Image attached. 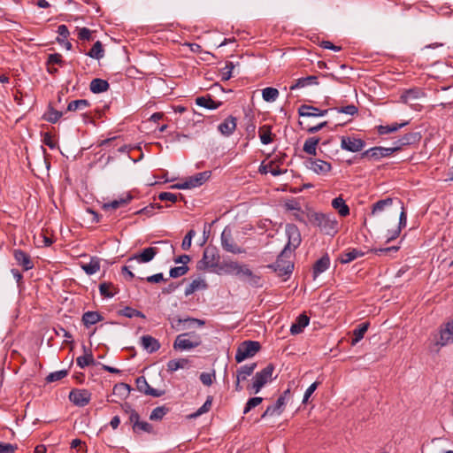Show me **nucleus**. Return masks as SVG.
Instances as JSON below:
<instances>
[{
  "label": "nucleus",
  "mask_w": 453,
  "mask_h": 453,
  "mask_svg": "<svg viewBox=\"0 0 453 453\" xmlns=\"http://www.w3.org/2000/svg\"><path fill=\"white\" fill-rule=\"evenodd\" d=\"M199 269H208L218 274H234L248 278L249 284L253 288H261V277L254 274L245 265H239L232 260H226L225 257H203L198 262Z\"/></svg>",
  "instance_id": "f257e3e1"
},
{
  "label": "nucleus",
  "mask_w": 453,
  "mask_h": 453,
  "mask_svg": "<svg viewBox=\"0 0 453 453\" xmlns=\"http://www.w3.org/2000/svg\"><path fill=\"white\" fill-rule=\"evenodd\" d=\"M245 233L238 228L226 226L221 234L222 249L228 253L240 254L244 252Z\"/></svg>",
  "instance_id": "f03ea898"
},
{
  "label": "nucleus",
  "mask_w": 453,
  "mask_h": 453,
  "mask_svg": "<svg viewBox=\"0 0 453 453\" xmlns=\"http://www.w3.org/2000/svg\"><path fill=\"white\" fill-rule=\"evenodd\" d=\"M309 223L319 229L326 235L334 236L338 233L339 223L332 213H322L314 211L308 215Z\"/></svg>",
  "instance_id": "7ed1b4c3"
},
{
  "label": "nucleus",
  "mask_w": 453,
  "mask_h": 453,
  "mask_svg": "<svg viewBox=\"0 0 453 453\" xmlns=\"http://www.w3.org/2000/svg\"><path fill=\"white\" fill-rule=\"evenodd\" d=\"M261 349L259 342L247 340L241 342L236 349L234 359L236 363L240 364L247 358L254 357Z\"/></svg>",
  "instance_id": "20e7f679"
},
{
  "label": "nucleus",
  "mask_w": 453,
  "mask_h": 453,
  "mask_svg": "<svg viewBox=\"0 0 453 453\" xmlns=\"http://www.w3.org/2000/svg\"><path fill=\"white\" fill-rule=\"evenodd\" d=\"M288 242L279 255L294 252L301 244L302 237L298 227L295 224H287L285 227Z\"/></svg>",
  "instance_id": "39448f33"
},
{
  "label": "nucleus",
  "mask_w": 453,
  "mask_h": 453,
  "mask_svg": "<svg viewBox=\"0 0 453 453\" xmlns=\"http://www.w3.org/2000/svg\"><path fill=\"white\" fill-rule=\"evenodd\" d=\"M290 257H277L274 263L267 265L268 268L272 269L277 276L284 277L283 280H287L290 278L295 263L288 259Z\"/></svg>",
  "instance_id": "423d86ee"
},
{
  "label": "nucleus",
  "mask_w": 453,
  "mask_h": 453,
  "mask_svg": "<svg viewBox=\"0 0 453 453\" xmlns=\"http://www.w3.org/2000/svg\"><path fill=\"white\" fill-rule=\"evenodd\" d=\"M202 343L200 336L196 335L194 332L192 333H184L179 334L174 342L173 349L175 350H185L191 349L198 347Z\"/></svg>",
  "instance_id": "0eeeda50"
},
{
  "label": "nucleus",
  "mask_w": 453,
  "mask_h": 453,
  "mask_svg": "<svg viewBox=\"0 0 453 453\" xmlns=\"http://www.w3.org/2000/svg\"><path fill=\"white\" fill-rule=\"evenodd\" d=\"M174 247L169 241H160L135 255H174Z\"/></svg>",
  "instance_id": "6e6552de"
},
{
  "label": "nucleus",
  "mask_w": 453,
  "mask_h": 453,
  "mask_svg": "<svg viewBox=\"0 0 453 453\" xmlns=\"http://www.w3.org/2000/svg\"><path fill=\"white\" fill-rule=\"evenodd\" d=\"M69 400L78 407H84L91 400V393L87 389L73 388L69 393Z\"/></svg>",
  "instance_id": "1a4fd4ad"
},
{
  "label": "nucleus",
  "mask_w": 453,
  "mask_h": 453,
  "mask_svg": "<svg viewBox=\"0 0 453 453\" xmlns=\"http://www.w3.org/2000/svg\"><path fill=\"white\" fill-rule=\"evenodd\" d=\"M365 142L352 136L341 137V148L350 152H359L365 147Z\"/></svg>",
  "instance_id": "9d476101"
},
{
  "label": "nucleus",
  "mask_w": 453,
  "mask_h": 453,
  "mask_svg": "<svg viewBox=\"0 0 453 453\" xmlns=\"http://www.w3.org/2000/svg\"><path fill=\"white\" fill-rule=\"evenodd\" d=\"M135 385L138 391L143 393L146 395H151L153 397H160L165 394V390H159L151 388L144 376H140L135 380Z\"/></svg>",
  "instance_id": "9b49d317"
},
{
  "label": "nucleus",
  "mask_w": 453,
  "mask_h": 453,
  "mask_svg": "<svg viewBox=\"0 0 453 453\" xmlns=\"http://www.w3.org/2000/svg\"><path fill=\"white\" fill-rule=\"evenodd\" d=\"M439 334L436 345L445 346L453 342V319L441 326Z\"/></svg>",
  "instance_id": "f8f14e48"
},
{
  "label": "nucleus",
  "mask_w": 453,
  "mask_h": 453,
  "mask_svg": "<svg viewBox=\"0 0 453 453\" xmlns=\"http://www.w3.org/2000/svg\"><path fill=\"white\" fill-rule=\"evenodd\" d=\"M191 260V257H175L173 261L176 264H182L180 266L173 267L170 270V277L171 278H178L180 276L184 275L188 271V267L187 264Z\"/></svg>",
  "instance_id": "ddd939ff"
},
{
  "label": "nucleus",
  "mask_w": 453,
  "mask_h": 453,
  "mask_svg": "<svg viewBox=\"0 0 453 453\" xmlns=\"http://www.w3.org/2000/svg\"><path fill=\"white\" fill-rule=\"evenodd\" d=\"M274 369L275 367L273 364L270 363L260 372H256L253 379L257 382V384L264 387L268 381L273 380L272 376Z\"/></svg>",
  "instance_id": "4468645a"
},
{
  "label": "nucleus",
  "mask_w": 453,
  "mask_h": 453,
  "mask_svg": "<svg viewBox=\"0 0 453 453\" xmlns=\"http://www.w3.org/2000/svg\"><path fill=\"white\" fill-rule=\"evenodd\" d=\"M133 199L134 196L130 193H127L126 195L121 196L118 199H115L109 203H104L102 205V209L104 211H108L110 210H116L119 207L128 204Z\"/></svg>",
  "instance_id": "2eb2a0df"
},
{
  "label": "nucleus",
  "mask_w": 453,
  "mask_h": 453,
  "mask_svg": "<svg viewBox=\"0 0 453 453\" xmlns=\"http://www.w3.org/2000/svg\"><path fill=\"white\" fill-rule=\"evenodd\" d=\"M329 109L320 110L317 107L308 104H302L298 108V115L300 117H320L327 114Z\"/></svg>",
  "instance_id": "dca6fc26"
},
{
  "label": "nucleus",
  "mask_w": 453,
  "mask_h": 453,
  "mask_svg": "<svg viewBox=\"0 0 453 453\" xmlns=\"http://www.w3.org/2000/svg\"><path fill=\"white\" fill-rule=\"evenodd\" d=\"M310 166L309 168L312 170L314 173L318 174H325L331 171L332 166L331 164L326 162L321 159H312L309 160Z\"/></svg>",
  "instance_id": "f3484780"
},
{
  "label": "nucleus",
  "mask_w": 453,
  "mask_h": 453,
  "mask_svg": "<svg viewBox=\"0 0 453 453\" xmlns=\"http://www.w3.org/2000/svg\"><path fill=\"white\" fill-rule=\"evenodd\" d=\"M236 118L228 116L222 123L218 127L219 131L225 136H230L236 128Z\"/></svg>",
  "instance_id": "a211bd4d"
},
{
  "label": "nucleus",
  "mask_w": 453,
  "mask_h": 453,
  "mask_svg": "<svg viewBox=\"0 0 453 453\" xmlns=\"http://www.w3.org/2000/svg\"><path fill=\"white\" fill-rule=\"evenodd\" d=\"M196 104L208 110H216L222 105V102L214 101L210 95L198 96L196 98Z\"/></svg>",
  "instance_id": "6ab92c4d"
},
{
  "label": "nucleus",
  "mask_w": 453,
  "mask_h": 453,
  "mask_svg": "<svg viewBox=\"0 0 453 453\" xmlns=\"http://www.w3.org/2000/svg\"><path fill=\"white\" fill-rule=\"evenodd\" d=\"M141 343L142 348L149 353H154L157 351L161 347L158 340L149 334L141 337Z\"/></svg>",
  "instance_id": "aec40b11"
},
{
  "label": "nucleus",
  "mask_w": 453,
  "mask_h": 453,
  "mask_svg": "<svg viewBox=\"0 0 453 453\" xmlns=\"http://www.w3.org/2000/svg\"><path fill=\"white\" fill-rule=\"evenodd\" d=\"M309 322L310 318L305 313L300 314L292 324L290 333L294 335L302 333L304 327L309 325Z\"/></svg>",
  "instance_id": "412c9836"
},
{
  "label": "nucleus",
  "mask_w": 453,
  "mask_h": 453,
  "mask_svg": "<svg viewBox=\"0 0 453 453\" xmlns=\"http://www.w3.org/2000/svg\"><path fill=\"white\" fill-rule=\"evenodd\" d=\"M286 403L283 402V397H279L276 403L273 405H269L264 413L261 415V418H265L269 416L275 414L280 415L283 412Z\"/></svg>",
  "instance_id": "4be33fe9"
},
{
  "label": "nucleus",
  "mask_w": 453,
  "mask_h": 453,
  "mask_svg": "<svg viewBox=\"0 0 453 453\" xmlns=\"http://www.w3.org/2000/svg\"><path fill=\"white\" fill-rule=\"evenodd\" d=\"M104 319V317L99 311H86L83 313L81 322L85 327L88 328L91 326L100 322Z\"/></svg>",
  "instance_id": "5701e85b"
},
{
  "label": "nucleus",
  "mask_w": 453,
  "mask_h": 453,
  "mask_svg": "<svg viewBox=\"0 0 453 453\" xmlns=\"http://www.w3.org/2000/svg\"><path fill=\"white\" fill-rule=\"evenodd\" d=\"M330 259L329 257H320L312 265V278L315 280L320 273H324L329 268Z\"/></svg>",
  "instance_id": "b1692460"
},
{
  "label": "nucleus",
  "mask_w": 453,
  "mask_h": 453,
  "mask_svg": "<svg viewBox=\"0 0 453 453\" xmlns=\"http://www.w3.org/2000/svg\"><path fill=\"white\" fill-rule=\"evenodd\" d=\"M318 77L315 75H310L306 77H302L295 81V82L289 87L290 90H295L297 88H302L311 85H318Z\"/></svg>",
  "instance_id": "393cba45"
},
{
  "label": "nucleus",
  "mask_w": 453,
  "mask_h": 453,
  "mask_svg": "<svg viewBox=\"0 0 453 453\" xmlns=\"http://www.w3.org/2000/svg\"><path fill=\"white\" fill-rule=\"evenodd\" d=\"M85 354L77 357L76 363L77 365L81 368H85L88 365H95L96 363L93 357V353L90 349H87L85 345H82Z\"/></svg>",
  "instance_id": "a878e982"
},
{
  "label": "nucleus",
  "mask_w": 453,
  "mask_h": 453,
  "mask_svg": "<svg viewBox=\"0 0 453 453\" xmlns=\"http://www.w3.org/2000/svg\"><path fill=\"white\" fill-rule=\"evenodd\" d=\"M110 84L106 80L95 78L90 81L89 89L93 94H100L107 91Z\"/></svg>",
  "instance_id": "bb28decb"
},
{
  "label": "nucleus",
  "mask_w": 453,
  "mask_h": 453,
  "mask_svg": "<svg viewBox=\"0 0 453 453\" xmlns=\"http://www.w3.org/2000/svg\"><path fill=\"white\" fill-rule=\"evenodd\" d=\"M256 367L257 363H251L239 367L236 371V377L238 380H246L247 378L254 372Z\"/></svg>",
  "instance_id": "cd10ccee"
},
{
  "label": "nucleus",
  "mask_w": 453,
  "mask_h": 453,
  "mask_svg": "<svg viewBox=\"0 0 453 453\" xmlns=\"http://www.w3.org/2000/svg\"><path fill=\"white\" fill-rule=\"evenodd\" d=\"M58 37L57 41L58 43L65 46L67 50H72V43L67 41V37L69 35V30L65 25H60L58 27Z\"/></svg>",
  "instance_id": "c85d7f7f"
},
{
  "label": "nucleus",
  "mask_w": 453,
  "mask_h": 453,
  "mask_svg": "<svg viewBox=\"0 0 453 453\" xmlns=\"http://www.w3.org/2000/svg\"><path fill=\"white\" fill-rule=\"evenodd\" d=\"M210 177H211V172L204 171V172L198 173L194 176L189 177L188 180V182L192 188H196V187L203 185Z\"/></svg>",
  "instance_id": "c756f323"
},
{
  "label": "nucleus",
  "mask_w": 453,
  "mask_h": 453,
  "mask_svg": "<svg viewBox=\"0 0 453 453\" xmlns=\"http://www.w3.org/2000/svg\"><path fill=\"white\" fill-rule=\"evenodd\" d=\"M332 207L336 210L340 216L346 217L349 214V208L344 199L341 196L335 197L332 201Z\"/></svg>",
  "instance_id": "7c9ffc66"
},
{
  "label": "nucleus",
  "mask_w": 453,
  "mask_h": 453,
  "mask_svg": "<svg viewBox=\"0 0 453 453\" xmlns=\"http://www.w3.org/2000/svg\"><path fill=\"white\" fill-rule=\"evenodd\" d=\"M62 116L63 112L54 109L52 105L50 104L48 105L47 111L42 115V119H44L47 122L55 124L60 119Z\"/></svg>",
  "instance_id": "2f4dec72"
},
{
  "label": "nucleus",
  "mask_w": 453,
  "mask_h": 453,
  "mask_svg": "<svg viewBox=\"0 0 453 453\" xmlns=\"http://www.w3.org/2000/svg\"><path fill=\"white\" fill-rule=\"evenodd\" d=\"M320 139L316 136L309 137L304 142L303 150L311 156L317 155V146L319 142Z\"/></svg>",
  "instance_id": "473e14b6"
},
{
  "label": "nucleus",
  "mask_w": 453,
  "mask_h": 453,
  "mask_svg": "<svg viewBox=\"0 0 453 453\" xmlns=\"http://www.w3.org/2000/svg\"><path fill=\"white\" fill-rule=\"evenodd\" d=\"M369 322H364L359 324L354 330H353V338L351 340V344L355 345L359 341H361L364 338L365 334L367 332L369 328Z\"/></svg>",
  "instance_id": "72a5a7b5"
},
{
  "label": "nucleus",
  "mask_w": 453,
  "mask_h": 453,
  "mask_svg": "<svg viewBox=\"0 0 453 453\" xmlns=\"http://www.w3.org/2000/svg\"><path fill=\"white\" fill-rule=\"evenodd\" d=\"M372 161H378L383 157H388L393 155L395 153V149L376 146L372 147Z\"/></svg>",
  "instance_id": "f704fd0d"
},
{
  "label": "nucleus",
  "mask_w": 453,
  "mask_h": 453,
  "mask_svg": "<svg viewBox=\"0 0 453 453\" xmlns=\"http://www.w3.org/2000/svg\"><path fill=\"white\" fill-rule=\"evenodd\" d=\"M131 391V387L124 382L117 383L113 387L112 394L118 395L120 399H126Z\"/></svg>",
  "instance_id": "c9c22d12"
},
{
  "label": "nucleus",
  "mask_w": 453,
  "mask_h": 453,
  "mask_svg": "<svg viewBox=\"0 0 453 453\" xmlns=\"http://www.w3.org/2000/svg\"><path fill=\"white\" fill-rule=\"evenodd\" d=\"M409 124V121H404L403 123H393L391 125H380L378 127V133L380 134H387L389 133H394L398 131L400 128L407 126Z\"/></svg>",
  "instance_id": "e433bc0d"
},
{
  "label": "nucleus",
  "mask_w": 453,
  "mask_h": 453,
  "mask_svg": "<svg viewBox=\"0 0 453 453\" xmlns=\"http://www.w3.org/2000/svg\"><path fill=\"white\" fill-rule=\"evenodd\" d=\"M208 284L201 279L194 280L185 290V296H188L198 289H206Z\"/></svg>",
  "instance_id": "4c0bfd02"
},
{
  "label": "nucleus",
  "mask_w": 453,
  "mask_h": 453,
  "mask_svg": "<svg viewBox=\"0 0 453 453\" xmlns=\"http://www.w3.org/2000/svg\"><path fill=\"white\" fill-rule=\"evenodd\" d=\"M190 363L188 358L172 359L167 363V371L173 372L178 369L184 368Z\"/></svg>",
  "instance_id": "58836bf2"
},
{
  "label": "nucleus",
  "mask_w": 453,
  "mask_h": 453,
  "mask_svg": "<svg viewBox=\"0 0 453 453\" xmlns=\"http://www.w3.org/2000/svg\"><path fill=\"white\" fill-rule=\"evenodd\" d=\"M132 430L134 434H141V432L155 434L153 426L147 421L142 420H140L137 424H134V426H132Z\"/></svg>",
  "instance_id": "ea45409f"
},
{
  "label": "nucleus",
  "mask_w": 453,
  "mask_h": 453,
  "mask_svg": "<svg viewBox=\"0 0 453 453\" xmlns=\"http://www.w3.org/2000/svg\"><path fill=\"white\" fill-rule=\"evenodd\" d=\"M87 55L97 60L103 58L104 56V50L102 42L100 41L96 42Z\"/></svg>",
  "instance_id": "a19ab883"
},
{
  "label": "nucleus",
  "mask_w": 453,
  "mask_h": 453,
  "mask_svg": "<svg viewBox=\"0 0 453 453\" xmlns=\"http://www.w3.org/2000/svg\"><path fill=\"white\" fill-rule=\"evenodd\" d=\"M170 411V408L165 405L156 407L150 415V419L152 421H160L165 415Z\"/></svg>",
  "instance_id": "79ce46f5"
},
{
  "label": "nucleus",
  "mask_w": 453,
  "mask_h": 453,
  "mask_svg": "<svg viewBox=\"0 0 453 453\" xmlns=\"http://www.w3.org/2000/svg\"><path fill=\"white\" fill-rule=\"evenodd\" d=\"M81 268L85 271L87 274L92 275L100 269L99 259H97L96 257H91L90 263L81 265Z\"/></svg>",
  "instance_id": "37998d69"
},
{
  "label": "nucleus",
  "mask_w": 453,
  "mask_h": 453,
  "mask_svg": "<svg viewBox=\"0 0 453 453\" xmlns=\"http://www.w3.org/2000/svg\"><path fill=\"white\" fill-rule=\"evenodd\" d=\"M90 105V103L86 99H78L71 101L67 105V111H76L78 110H84Z\"/></svg>",
  "instance_id": "c03bdc74"
},
{
  "label": "nucleus",
  "mask_w": 453,
  "mask_h": 453,
  "mask_svg": "<svg viewBox=\"0 0 453 453\" xmlns=\"http://www.w3.org/2000/svg\"><path fill=\"white\" fill-rule=\"evenodd\" d=\"M314 211L311 209L307 208L306 210H302L301 208L293 213V217L296 220L303 223L305 226H307L309 223L308 221V215L313 213Z\"/></svg>",
  "instance_id": "a18cd8bd"
},
{
  "label": "nucleus",
  "mask_w": 453,
  "mask_h": 453,
  "mask_svg": "<svg viewBox=\"0 0 453 453\" xmlns=\"http://www.w3.org/2000/svg\"><path fill=\"white\" fill-rule=\"evenodd\" d=\"M279 96V91L275 88L267 87L262 90V97L265 102H274Z\"/></svg>",
  "instance_id": "49530a36"
},
{
  "label": "nucleus",
  "mask_w": 453,
  "mask_h": 453,
  "mask_svg": "<svg viewBox=\"0 0 453 453\" xmlns=\"http://www.w3.org/2000/svg\"><path fill=\"white\" fill-rule=\"evenodd\" d=\"M259 137L263 144L266 145L271 143L273 141L271 127L267 125L261 127L259 128Z\"/></svg>",
  "instance_id": "de8ad7c7"
},
{
  "label": "nucleus",
  "mask_w": 453,
  "mask_h": 453,
  "mask_svg": "<svg viewBox=\"0 0 453 453\" xmlns=\"http://www.w3.org/2000/svg\"><path fill=\"white\" fill-rule=\"evenodd\" d=\"M420 139L421 135L418 132L405 134L400 138L402 144H403L404 146L417 143L419 142Z\"/></svg>",
  "instance_id": "09e8293b"
},
{
  "label": "nucleus",
  "mask_w": 453,
  "mask_h": 453,
  "mask_svg": "<svg viewBox=\"0 0 453 453\" xmlns=\"http://www.w3.org/2000/svg\"><path fill=\"white\" fill-rule=\"evenodd\" d=\"M392 203H393V199L390 197L377 201L372 205V214H375L377 212H380V211H384V209L386 207L392 205Z\"/></svg>",
  "instance_id": "8fccbe9b"
},
{
  "label": "nucleus",
  "mask_w": 453,
  "mask_h": 453,
  "mask_svg": "<svg viewBox=\"0 0 453 453\" xmlns=\"http://www.w3.org/2000/svg\"><path fill=\"white\" fill-rule=\"evenodd\" d=\"M113 284L111 282H102L99 284V292L100 295L105 298H111L115 295V292L111 291L113 288Z\"/></svg>",
  "instance_id": "3c124183"
},
{
  "label": "nucleus",
  "mask_w": 453,
  "mask_h": 453,
  "mask_svg": "<svg viewBox=\"0 0 453 453\" xmlns=\"http://www.w3.org/2000/svg\"><path fill=\"white\" fill-rule=\"evenodd\" d=\"M212 400L213 397L211 395H208L205 403L202 405V407H200L195 413L191 414L190 417L196 418L203 413L208 412L211 408Z\"/></svg>",
  "instance_id": "603ef678"
},
{
  "label": "nucleus",
  "mask_w": 453,
  "mask_h": 453,
  "mask_svg": "<svg viewBox=\"0 0 453 453\" xmlns=\"http://www.w3.org/2000/svg\"><path fill=\"white\" fill-rule=\"evenodd\" d=\"M419 96L418 89L411 88L405 90L400 96V99L404 104H408L412 99H417Z\"/></svg>",
  "instance_id": "864d4df0"
},
{
  "label": "nucleus",
  "mask_w": 453,
  "mask_h": 453,
  "mask_svg": "<svg viewBox=\"0 0 453 453\" xmlns=\"http://www.w3.org/2000/svg\"><path fill=\"white\" fill-rule=\"evenodd\" d=\"M162 205L160 203H150L148 206L143 207L142 209L135 211V214H144L148 217H150L155 214V211L160 210Z\"/></svg>",
  "instance_id": "5fc2aeb1"
},
{
  "label": "nucleus",
  "mask_w": 453,
  "mask_h": 453,
  "mask_svg": "<svg viewBox=\"0 0 453 453\" xmlns=\"http://www.w3.org/2000/svg\"><path fill=\"white\" fill-rule=\"evenodd\" d=\"M263 402V398L260 396H255L251 397L248 400V402L245 404L243 413L247 414L250 412L253 408L257 407Z\"/></svg>",
  "instance_id": "6e6d98bb"
},
{
  "label": "nucleus",
  "mask_w": 453,
  "mask_h": 453,
  "mask_svg": "<svg viewBox=\"0 0 453 453\" xmlns=\"http://www.w3.org/2000/svg\"><path fill=\"white\" fill-rule=\"evenodd\" d=\"M67 374H68V371L67 370H60V371L53 372H50L46 377V381L47 382L58 381V380H62L65 376H67Z\"/></svg>",
  "instance_id": "4d7b16f0"
},
{
  "label": "nucleus",
  "mask_w": 453,
  "mask_h": 453,
  "mask_svg": "<svg viewBox=\"0 0 453 453\" xmlns=\"http://www.w3.org/2000/svg\"><path fill=\"white\" fill-rule=\"evenodd\" d=\"M234 68V64L231 61L226 62V66L221 70V80L228 81L232 77V72Z\"/></svg>",
  "instance_id": "13d9d810"
},
{
  "label": "nucleus",
  "mask_w": 453,
  "mask_h": 453,
  "mask_svg": "<svg viewBox=\"0 0 453 453\" xmlns=\"http://www.w3.org/2000/svg\"><path fill=\"white\" fill-rule=\"evenodd\" d=\"M334 110H335L339 113H345L351 116L357 114L358 111L357 107L354 104H349L342 107H335L334 108Z\"/></svg>",
  "instance_id": "bf43d9fd"
},
{
  "label": "nucleus",
  "mask_w": 453,
  "mask_h": 453,
  "mask_svg": "<svg viewBox=\"0 0 453 453\" xmlns=\"http://www.w3.org/2000/svg\"><path fill=\"white\" fill-rule=\"evenodd\" d=\"M18 259V264L22 266L23 271L30 270L34 267V262L30 257H15Z\"/></svg>",
  "instance_id": "052dcab7"
},
{
  "label": "nucleus",
  "mask_w": 453,
  "mask_h": 453,
  "mask_svg": "<svg viewBox=\"0 0 453 453\" xmlns=\"http://www.w3.org/2000/svg\"><path fill=\"white\" fill-rule=\"evenodd\" d=\"M196 235V231L190 229L182 240L181 248L183 250H188L191 246L192 238Z\"/></svg>",
  "instance_id": "680f3d73"
},
{
  "label": "nucleus",
  "mask_w": 453,
  "mask_h": 453,
  "mask_svg": "<svg viewBox=\"0 0 453 453\" xmlns=\"http://www.w3.org/2000/svg\"><path fill=\"white\" fill-rule=\"evenodd\" d=\"M63 63H64V61L62 59V56L59 53H53V54H50L48 56L46 65H50L57 64V65H62Z\"/></svg>",
  "instance_id": "e2e57ef3"
},
{
  "label": "nucleus",
  "mask_w": 453,
  "mask_h": 453,
  "mask_svg": "<svg viewBox=\"0 0 453 453\" xmlns=\"http://www.w3.org/2000/svg\"><path fill=\"white\" fill-rule=\"evenodd\" d=\"M248 122L246 124V133L249 138H254L256 133V124L254 123L251 117H248Z\"/></svg>",
  "instance_id": "0e129e2a"
},
{
  "label": "nucleus",
  "mask_w": 453,
  "mask_h": 453,
  "mask_svg": "<svg viewBox=\"0 0 453 453\" xmlns=\"http://www.w3.org/2000/svg\"><path fill=\"white\" fill-rule=\"evenodd\" d=\"M319 384H320V382L315 381L306 389L304 395H303V404L308 403L309 398L314 393V391L317 389V388L319 387Z\"/></svg>",
  "instance_id": "69168bd1"
},
{
  "label": "nucleus",
  "mask_w": 453,
  "mask_h": 453,
  "mask_svg": "<svg viewBox=\"0 0 453 453\" xmlns=\"http://www.w3.org/2000/svg\"><path fill=\"white\" fill-rule=\"evenodd\" d=\"M17 449L16 444L0 442V453H14Z\"/></svg>",
  "instance_id": "338daca9"
},
{
  "label": "nucleus",
  "mask_w": 453,
  "mask_h": 453,
  "mask_svg": "<svg viewBox=\"0 0 453 453\" xmlns=\"http://www.w3.org/2000/svg\"><path fill=\"white\" fill-rule=\"evenodd\" d=\"M158 198L161 201H169V202H172V203H176L177 200H178L177 195H175L173 193H170V192H161L158 195Z\"/></svg>",
  "instance_id": "774afa93"
}]
</instances>
